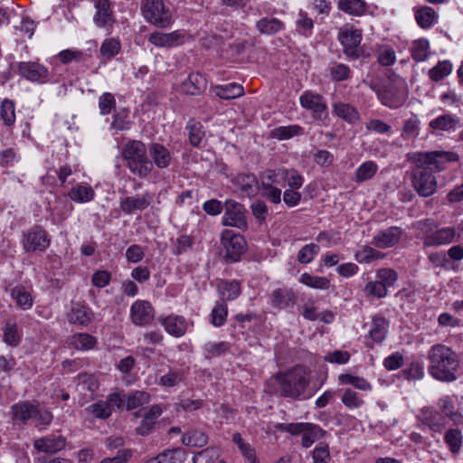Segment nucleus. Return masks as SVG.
<instances>
[{"mask_svg":"<svg viewBox=\"0 0 463 463\" xmlns=\"http://www.w3.org/2000/svg\"><path fill=\"white\" fill-rule=\"evenodd\" d=\"M385 257L383 252H381L370 246H364L358 250L354 258L360 263H370L376 260H382Z\"/></svg>","mask_w":463,"mask_h":463,"instance_id":"45","label":"nucleus"},{"mask_svg":"<svg viewBox=\"0 0 463 463\" xmlns=\"http://www.w3.org/2000/svg\"><path fill=\"white\" fill-rule=\"evenodd\" d=\"M378 170V165L373 161L363 163L355 171L354 181L363 183L372 179Z\"/></svg>","mask_w":463,"mask_h":463,"instance_id":"41","label":"nucleus"},{"mask_svg":"<svg viewBox=\"0 0 463 463\" xmlns=\"http://www.w3.org/2000/svg\"><path fill=\"white\" fill-rule=\"evenodd\" d=\"M407 161L411 170V184L420 196L429 197L437 191V179L433 173L447 169L448 163L458 162L459 156L452 151L411 152Z\"/></svg>","mask_w":463,"mask_h":463,"instance_id":"1","label":"nucleus"},{"mask_svg":"<svg viewBox=\"0 0 463 463\" xmlns=\"http://www.w3.org/2000/svg\"><path fill=\"white\" fill-rule=\"evenodd\" d=\"M95 192L90 185L79 184L69 192V197L76 203L90 202L94 199Z\"/></svg>","mask_w":463,"mask_h":463,"instance_id":"37","label":"nucleus"},{"mask_svg":"<svg viewBox=\"0 0 463 463\" xmlns=\"http://www.w3.org/2000/svg\"><path fill=\"white\" fill-rule=\"evenodd\" d=\"M376 277L386 288L392 287L398 279L397 272L394 269L387 268L378 269Z\"/></svg>","mask_w":463,"mask_h":463,"instance_id":"62","label":"nucleus"},{"mask_svg":"<svg viewBox=\"0 0 463 463\" xmlns=\"http://www.w3.org/2000/svg\"><path fill=\"white\" fill-rule=\"evenodd\" d=\"M121 49L120 42L114 38L106 39L99 49L102 61H108L116 56Z\"/></svg>","mask_w":463,"mask_h":463,"instance_id":"40","label":"nucleus"},{"mask_svg":"<svg viewBox=\"0 0 463 463\" xmlns=\"http://www.w3.org/2000/svg\"><path fill=\"white\" fill-rule=\"evenodd\" d=\"M300 105L312 112L314 119H322L327 116V105L321 94L311 90L305 91L299 98Z\"/></svg>","mask_w":463,"mask_h":463,"instance_id":"12","label":"nucleus"},{"mask_svg":"<svg viewBox=\"0 0 463 463\" xmlns=\"http://www.w3.org/2000/svg\"><path fill=\"white\" fill-rule=\"evenodd\" d=\"M150 400V395L142 391H136L126 396V408L128 411L136 409L147 403Z\"/></svg>","mask_w":463,"mask_h":463,"instance_id":"50","label":"nucleus"},{"mask_svg":"<svg viewBox=\"0 0 463 463\" xmlns=\"http://www.w3.org/2000/svg\"><path fill=\"white\" fill-rule=\"evenodd\" d=\"M444 442L453 455H458L463 445V436L458 429L450 428L444 435Z\"/></svg>","mask_w":463,"mask_h":463,"instance_id":"33","label":"nucleus"},{"mask_svg":"<svg viewBox=\"0 0 463 463\" xmlns=\"http://www.w3.org/2000/svg\"><path fill=\"white\" fill-rule=\"evenodd\" d=\"M182 37L178 31L169 33L155 32L148 36V42L157 47H172L177 44Z\"/></svg>","mask_w":463,"mask_h":463,"instance_id":"27","label":"nucleus"},{"mask_svg":"<svg viewBox=\"0 0 463 463\" xmlns=\"http://www.w3.org/2000/svg\"><path fill=\"white\" fill-rule=\"evenodd\" d=\"M33 445L39 451L55 453L65 447L66 440L62 436L50 435L36 439Z\"/></svg>","mask_w":463,"mask_h":463,"instance_id":"24","label":"nucleus"},{"mask_svg":"<svg viewBox=\"0 0 463 463\" xmlns=\"http://www.w3.org/2000/svg\"><path fill=\"white\" fill-rule=\"evenodd\" d=\"M428 359L429 373L434 379L447 383L457 379L456 373L460 364L458 354L450 347L434 345L428 353Z\"/></svg>","mask_w":463,"mask_h":463,"instance_id":"3","label":"nucleus"},{"mask_svg":"<svg viewBox=\"0 0 463 463\" xmlns=\"http://www.w3.org/2000/svg\"><path fill=\"white\" fill-rule=\"evenodd\" d=\"M452 65L449 61H439L429 71V77L433 81H439L451 73Z\"/></svg>","mask_w":463,"mask_h":463,"instance_id":"52","label":"nucleus"},{"mask_svg":"<svg viewBox=\"0 0 463 463\" xmlns=\"http://www.w3.org/2000/svg\"><path fill=\"white\" fill-rule=\"evenodd\" d=\"M232 184L244 195L252 197L259 192V180L254 174L241 173L232 179Z\"/></svg>","mask_w":463,"mask_h":463,"instance_id":"16","label":"nucleus"},{"mask_svg":"<svg viewBox=\"0 0 463 463\" xmlns=\"http://www.w3.org/2000/svg\"><path fill=\"white\" fill-rule=\"evenodd\" d=\"M78 387L80 392L89 391L93 393L99 388V382L92 374L80 373L78 376Z\"/></svg>","mask_w":463,"mask_h":463,"instance_id":"57","label":"nucleus"},{"mask_svg":"<svg viewBox=\"0 0 463 463\" xmlns=\"http://www.w3.org/2000/svg\"><path fill=\"white\" fill-rule=\"evenodd\" d=\"M141 13L148 23L158 28L172 24V13L164 0H141Z\"/></svg>","mask_w":463,"mask_h":463,"instance_id":"6","label":"nucleus"},{"mask_svg":"<svg viewBox=\"0 0 463 463\" xmlns=\"http://www.w3.org/2000/svg\"><path fill=\"white\" fill-rule=\"evenodd\" d=\"M218 289L222 297V302L237 298L241 292V284L237 280H222L220 282Z\"/></svg>","mask_w":463,"mask_h":463,"instance_id":"32","label":"nucleus"},{"mask_svg":"<svg viewBox=\"0 0 463 463\" xmlns=\"http://www.w3.org/2000/svg\"><path fill=\"white\" fill-rule=\"evenodd\" d=\"M149 155L154 162V164L158 168H165L167 167L172 160L171 154L169 150L159 143H153L149 146Z\"/></svg>","mask_w":463,"mask_h":463,"instance_id":"26","label":"nucleus"},{"mask_svg":"<svg viewBox=\"0 0 463 463\" xmlns=\"http://www.w3.org/2000/svg\"><path fill=\"white\" fill-rule=\"evenodd\" d=\"M155 309L146 300H137L130 307L131 321L137 326H146L152 322Z\"/></svg>","mask_w":463,"mask_h":463,"instance_id":"13","label":"nucleus"},{"mask_svg":"<svg viewBox=\"0 0 463 463\" xmlns=\"http://www.w3.org/2000/svg\"><path fill=\"white\" fill-rule=\"evenodd\" d=\"M221 243L225 250L226 260L231 262L239 261L247 249L244 237L232 230L227 229L222 232Z\"/></svg>","mask_w":463,"mask_h":463,"instance_id":"8","label":"nucleus"},{"mask_svg":"<svg viewBox=\"0 0 463 463\" xmlns=\"http://www.w3.org/2000/svg\"><path fill=\"white\" fill-rule=\"evenodd\" d=\"M0 117L4 124L11 127L15 122V109L14 102L11 99H5L2 101L0 106Z\"/></svg>","mask_w":463,"mask_h":463,"instance_id":"47","label":"nucleus"},{"mask_svg":"<svg viewBox=\"0 0 463 463\" xmlns=\"http://www.w3.org/2000/svg\"><path fill=\"white\" fill-rule=\"evenodd\" d=\"M228 315V307L225 302H217L211 313V322L214 326H222Z\"/></svg>","mask_w":463,"mask_h":463,"instance_id":"56","label":"nucleus"},{"mask_svg":"<svg viewBox=\"0 0 463 463\" xmlns=\"http://www.w3.org/2000/svg\"><path fill=\"white\" fill-rule=\"evenodd\" d=\"M273 380L276 388L274 394L293 400H305L310 398L313 393L307 392L310 384V371L303 365H296L291 369L278 373Z\"/></svg>","mask_w":463,"mask_h":463,"instance_id":"2","label":"nucleus"},{"mask_svg":"<svg viewBox=\"0 0 463 463\" xmlns=\"http://www.w3.org/2000/svg\"><path fill=\"white\" fill-rule=\"evenodd\" d=\"M299 281L307 287L317 289H328L330 287V280L327 278L313 276L307 272L300 276Z\"/></svg>","mask_w":463,"mask_h":463,"instance_id":"42","label":"nucleus"},{"mask_svg":"<svg viewBox=\"0 0 463 463\" xmlns=\"http://www.w3.org/2000/svg\"><path fill=\"white\" fill-rule=\"evenodd\" d=\"M304 132V129L299 125H289L278 127L271 132V137L279 140L289 139L296 136H300Z\"/></svg>","mask_w":463,"mask_h":463,"instance_id":"39","label":"nucleus"},{"mask_svg":"<svg viewBox=\"0 0 463 463\" xmlns=\"http://www.w3.org/2000/svg\"><path fill=\"white\" fill-rule=\"evenodd\" d=\"M21 341V335L18 333L17 325L14 322L8 321L4 330V342L11 346H17Z\"/></svg>","mask_w":463,"mask_h":463,"instance_id":"54","label":"nucleus"},{"mask_svg":"<svg viewBox=\"0 0 463 463\" xmlns=\"http://www.w3.org/2000/svg\"><path fill=\"white\" fill-rule=\"evenodd\" d=\"M37 405L28 402H20L11 407L12 420L20 424H26L30 419L35 418Z\"/></svg>","mask_w":463,"mask_h":463,"instance_id":"19","label":"nucleus"},{"mask_svg":"<svg viewBox=\"0 0 463 463\" xmlns=\"http://www.w3.org/2000/svg\"><path fill=\"white\" fill-rule=\"evenodd\" d=\"M296 300L297 295L295 291L286 287L274 289L270 295L272 307L279 309L293 306Z\"/></svg>","mask_w":463,"mask_h":463,"instance_id":"22","label":"nucleus"},{"mask_svg":"<svg viewBox=\"0 0 463 463\" xmlns=\"http://www.w3.org/2000/svg\"><path fill=\"white\" fill-rule=\"evenodd\" d=\"M436 19V12L430 6H421L415 11V20L418 25L423 29L430 28Z\"/></svg>","mask_w":463,"mask_h":463,"instance_id":"35","label":"nucleus"},{"mask_svg":"<svg viewBox=\"0 0 463 463\" xmlns=\"http://www.w3.org/2000/svg\"><path fill=\"white\" fill-rule=\"evenodd\" d=\"M224 210L225 213L222 220L223 226H232L241 231L247 230L246 210L241 203L234 200H227L224 203Z\"/></svg>","mask_w":463,"mask_h":463,"instance_id":"10","label":"nucleus"},{"mask_svg":"<svg viewBox=\"0 0 463 463\" xmlns=\"http://www.w3.org/2000/svg\"><path fill=\"white\" fill-rule=\"evenodd\" d=\"M194 240L191 236L181 235L174 241L173 253L175 255H181L187 252L193 248Z\"/></svg>","mask_w":463,"mask_h":463,"instance_id":"63","label":"nucleus"},{"mask_svg":"<svg viewBox=\"0 0 463 463\" xmlns=\"http://www.w3.org/2000/svg\"><path fill=\"white\" fill-rule=\"evenodd\" d=\"M417 420L434 432H441L445 426V417L432 407L422 408Z\"/></svg>","mask_w":463,"mask_h":463,"instance_id":"14","label":"nucleus"},{"mask_svg":"<svg viewBox=\"0 0 463 463\" xmlns=\"http://www.w3.org/2000/svg\"><path fill=\"white\" fill-rule=\"evenodd\" d=\"M319 252V246L315 243L307 244L298 253V260L302 264L310 263Z\"/></svg>","mask_w":463,"mask_h":463,"instance_id":"59","label":"nucleus"},{"mask_svg":"<svg viewBox=\"0 0 463 463\" xmlns=\"http://www.w3.org/2000/svg\"><path fill=\"white\" fill-rule=\"evenodd\" d=\"M185 379L184 370H170L166 374L161 376L159 383L165 387H174L184 382Z\"/></svg>","mask_w":463,"mask_h":463,"instance_id":"49","label":"nucleus"},{"mask_svg":"<svg viewBox=\"0 0 463 463\" xmlns=\"http://www.w3.org/2000/svg\"><path fill=\"white\" fill-rule=\"evenodd\" d=\"M95 7L97 13L94 20L99 26L104 27L114 22L112 6L109 0H97Z\"/></svg>","mask_w":463,"mask_h":463,"instance_id":"25","label":"nucleus"},{"mask_svg":"<svg viewBox=\"0 0 463 463\" xmlns=\"http://www.w3.org/2000/svg\"><path fill=\"white\" fill-rule=\"evenodd\" d=\"M206 78L200 72H192L182 83L181 90L185 94L194 96L203 93L206 90Z\"/></svg>","mask_w":463,"mask_h":463,"instance_id":"23","label":"nucleus"},{"mask_svg":"<svg viewBox=\"0 0 463 463\" xmlns=\"http://www.w3.org/2000/svg\"><path fill=\"white\" fill-rule=\"evenodd\" d=\"M333 110L338 118L350 124H354L360 118L357 109L348 103L337 102L334 104Z\"/></svg>","mask_w":463,"mask_h":463,"instance_id":"31","label":"nucleus"},{"mask_svg":"<svg viewBox=\"0 0 463 463\" xmlns=\"http://www.w3.org/2000/svg\"><path fill=\"white\" fill-rule=\"evenodd\" d=\"M68 321L71 324L87 326L93 318L91 309L80 302H71L70 311L67 314Z\"/></svg>","mask_w":463,"mask_h":463,"instance_id":"17","label":"nucleus"},{"mask_svg":"<svg viewBox=\"0 0 463 463\" xmlns=\"http://www.w3.org/2000/svg\"><path fill=\"white\" fill-rule=\"evenodd\" d=\"M215 94L222 99H233L243 95V87L237 83H229L222 86H216Z\"/></svg>","mask_w":463,"mask_h":463,"instance_id":"36","label":"nucleus"},{"mask_svg":"<svg viewBox=\"0 0 463 463\" xmlns=\"http://www.w3.org/2000/svg\"><path fill=\"white\" fill-rule=\"evenodd\" d=\"M158 322L164 326L165 330L175 337L184 335L187 331L188 324L186 319L178 315H169L160 317Z\"/></svg>","mask_w":463,"mask_h":463,"instance_id":"18","label":"nucleus"},{"mask_svg":"<svg viewBox=\"0 0 463 463\" xmlns=\"http://www.w3.org/2000/svg\"><path fill=\"white\" fill-rule=\"evenodd\" d=\"M231 348V345L228 342L222 341L219 343L209 342L205 344L204 355L207 359L220 356L222 354L228 352Z\"/></svg>","mask_w":463,"mask_h":463,"instance_id":"51","label":"nucleus"},{"mask_svg":"<svg viewBox=\"0 0 463 463\" xmlns=\"http://www.w3.org/2000/svg\"><path fill=\"white\" fill-rule=\"evenodd\" d=\"M189 143L193 146H198L204 137L203 127L199 121L190 120L187 124Z\"/></svg>","mask_w":463,"mask_h":463,"instance_id":"43","label":"nucleus"},{"mask_svg":"<svg viewBox=\"0 0 463 463\" xmlns=\"http://www.w3.org/2000/svg\"><path fill=\"white\" fill-rule=\"evenodd\" d=\"M281 177L288 181L289 189H299L304 184V178L294 169H282Z\"/></svg>","mask_w":463,"mask_h":463,"instance_id":"60","label":"nucleus"},{"mask_svg":"<svg viewBox=\"0 0 463 463\" xmlns=\"http://www.w3.org/2000/svg\"><path fill=\"white\" fill-rule=\"evenodd\" d=\"M459 123V118L452 114H443L430 120L429 128L432 130L454 131Z\"/></svg>","mask_w":463,"mask_h":463,"instance_id":"28","label":"nucleus"},{"mask_svg":"<svg viewBox=\"0 0 463 463\" xmlns=\"http://www.w3.org/2000/svg\"><path fill=\"white\" fill-rule=\"evenodd\" d=\"M96 338L87 333H78L72 335L71 345L79 350H90L94 347Z\"/></svg>","mask_w":463,"mask_h":463,"instance_id":"48","label":"nucleus"},{"mask_svg":"<svg viewBox=\"0 0 463 463\" xmlns=\"http://www.w3.org/2000/svg\"><path fill=\"white\" fill-rule=\"evenodd\" d=\"M429 42L426 39L415 41L411 47V56L416 61H423L428 58Z\"/></svg>","mask_w":463,"mask_h":463,"instance_id":"58","label":"nucleus"},{"mask_svg":"<svg viewBox=\"0 0 463 463\" xmlns=\"http://www.w3.org/2000/svg\"><path fill=\"white\" fill-rule=\"evenodd\" d=\"M326 431L319 426L310 423V426L303 432L301 444L304 448H309L317 439H322Z\"/></svg>","mask_w":463,"mask_h":463,"instance_id":"44","label":"nucleus"},{"mask_svg":"<svg viewBox=\"0 0 463 463\" xmlns=\"http://www.w3.org/2000/svg\"><path fill=\"white\" fill-rule=\"evenodd\" d=\"M314 463H329L331 458L329 446L326 443L320 442L312 452Z\"/></svg>","mask_w":463,"mask_h":463,"instance_id":"64","label":"nucleus"},{"mask_svg":"<svg viewBox=\"0 0 463 463\" xmlns=\"http://www.w3.org/2000/svg\"><path fill=\"white\" fill-rule=\"evenodd\" d=\"M121 156L129 171L139 178H146L153 170L146 146L140 140L128 141L121 148Z\"/></svg>","mask_w":463,"mask_h":463,"instance_id":"4","label":"nucleus"},{"mask_svg":"<svg viewBox=\"0 0 463 463\" xmlns=\"http://www.w3.org/2000/svg\"><path fill=\"white\" fill-rule=\"evenodd\" d=\"M420 131V120L416 115H412L403 125L402 137L403 139H414Z\"/></svg>","mask_w":463,"mask_h":463,"instance_id":"55","label":"nucleus"},{"mask_svg":"<svg viewBox=\"0 0 463 463\" xmlns=\"http://www.w3.org/2000/svg\"><path fill=\"white\" fill-rule=\"evenodd\" d=\"M337 38L343 46V52L347 58L357 60L362 56H366L364 47L361 45V30L345 25L340 28Z\"/></svg>","mask_w":463,"mask_h":463,"instance_id":"7","label":"nucleus"},{"mask_svg":"<svg viewBox=\"0 0 463 463\" xmlns=\"http://www.w3.org/2000/svg\"><path fill=\"white\" fill-rule=\"evenodd\" d=\"M388 321L383 317H374L372 321L369 335L374 343H382L386 336Z\"/></svg>","mask_w":463,"mask_h":463,"instance_id":"34","label":"nucleus"},{"mask_svg":"<svg viewBox=\"0 0 463 463\" xmlns=\"http://www.w3.org/2000/svg\"><path fill=\"white\" fill-rule=\"evenodd\" d=\"M370 88L376 93L382 104L390 109L402 107L408 98L406 83L402 79H394L382 86L371 83Z\"/></svg>","mask_w":463,"mask_h":463,"instance_id":"5","label":"nucleus"},{"mask_svg":"<svg viewBox=\"0 0 463 463\" xmlns=\"http://www.w3.org/2000/svg\"><path fill=\"white\" fill-rule=\"evenodd\" d=\"M337 8L353 16H362L365 14L367 4L364 0H338Z\"/></svg>","mask_w":463,"mask_h":463,"instance_id":"30","label":"nucleus"},{"mask_svg":"<svg viewBox=\"0 0 463 463\" xmlns=\"http://www.w3.org/2000/svg\"><path fill=\"white\" fill-rule=\"evenodd\" d=\"M182 442L185 446L201 448L207 444L208 436L202 430H193L183 435Z\"/></svg>","mask_w":463,"mask_h":463,"instance_id":"38","label":"nucleus"},{"mask_svg":"<svg viewBox=\"0 0 463 463\" xmlns=\"http://www.w3.org/2000/svg\"><path fill=\"white\" fill-rule=\"evenodd\" d=\"M456 232L453 228L447 227L427 233L423 237L425 247H436L453 241Z\"/></svg>","mask_w":463,"mask_h":463,"instance_id":"20","label":"nucleus"},{"mask_svg":"<svg viewBox=\"0 0 463 463\" xmlns=\"http://www.w3.org/2000/svg\"><path fill=\"white\" fill-rule=\"evenodd\" d=\"M16 72L32 82L44 83L49 80V71L38 61H20L14 64Z\"/></svg>","mask_w":463,"mask_h":463,"instance_id":"11","label":"nucleus"},{"mask_svg":"<svg viewBox=\"0 0 463 463\" xmlns=\"http://www.w3.org/2000/svg\"><path fill=\"white\" fill-rule=\"evenodd\" d=\"M259 191L263 198L269 202L278 204L281 202V190L274 185L268 184H260Z\"/></svg>","mask_w":463,"mask_h":463,"instance_id":"53","label":"nucleus"},{"mask_svg":"<svg viewBox=\"0 0 463 463\" xmlns=\"http://www.w3.org/2000/svg\"><path fill=\"white\" fill-rule=\"evenodd\" d=\"M22 244L26 252H43L51 244V237L41 225H34L24 232Z\"/></svg>","mask_w":463,"mask_h":463,"instance_id":"9","label":"nucleus"},{"mask_svg":"<svg viewBox=\"0 0 463 463\" xmlns=\"http://www.w3.org/2000/svg\"><path fill=\"white\" fill-rule=\"evenodd\" d=\"M152 202V196L148 193L127 196L120 199V210L126 214H133L137 211L146 210Z\"/></svg>","mask_w":463,"mask_h":463,"instance_id":"15","label":"nucleus"},{"mask_svg":"<svg viewBox=\"0 0 463 463\" xmlns=\"http://www.w3.org/2000/svg\"><path fill=\"white\" fill-rule=\"evenodd\" d=\"M402 230L399 227H390L380 231L373 239V245L377 248L385 249L393 247L402 236Z\"/></svg>","mask_w":463,"mask_h":463,"instance_id":"21","label":"nucleus"},{"mask_svg":"<svg viewBox=\"0 0 463 463\" xmlns=\"http://www.w3.org/2000/svg\"><path fill=\"white\" fill-rule=\"evenodd\" d=\"M12 298L23 309H28L33 306V298L23 286H16L12 289Z\"/></svg>","mask_w":463,"mask_h":463,"instance_id":"46","label":"nucleus"},{"mask_svg":"<svg viewBox=\"0 0 463 463\" xmlns=\"http://www.w3.org/2000/svg\"><path fill=\"white\" fill-rule=\"evenodd\" d=\"M256 28L261 34L272 35L285 29V24L275 17H263L256 23Z\"/></svg>","mask_w":463,"mask_h":463,"instance_id":"29","label":"nucleus"},{"mask_svg":"<svg viewBox=\"0 0 463 463\" xmlns=\"http://www.w3.org/2000/svg\"><path fill=\"white\" fill-rule=\"evenodd\" d=\"M377 61L382 66H391L396 61L394 50L388 45L382 46L377 52Z\"/></svg>","mask_w":463,"mask_h":463,"instance_id":"61","label":"nucleus"}]
</instances>
